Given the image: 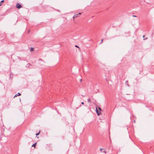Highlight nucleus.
<instances>
[{
	"instance_id": "12",
	"label": "nucleus",
	"mask_w": 154,
	"mask_h": 154,
	"mask_svg": "<svg viewBox=\"0 0 154 154\" xmlns=\"http://www.w3.org/2000/svg\"><path fill=\"white\" fill-rule=\"evenodd\" d=\"M2 2H0V6L2 5Z\"/></svg>"
},
{
	"instance_id": "13",
	"label": "nucleus",
	"mask_w": 154,
	"mask_h": 154,
	"mask_svg": "<svg viewBox=\"0 0 154 154\" xmlns=\"http://www.w3.org/2000/svg\"><path fill=\"white\" fill-rule=\"evenodd\" d=\"M103 39H102L101 40V43H100V44H101V43H102L103 42Z\"/></svg>"
},
{
	"instance_id": "18",
	"label": "nucleus",
	"mask_w": 154,
	"mask_h": 154,
	"mask_svg": "<svg viewBox=\"0 0 154 154\" xmlns=\"http://www.w3.org/2000/svg\"><path fill=\"white\" fill-rule=\"evenodd\" d=\"M30 65V64H29V63H28V64H27V65H28V66H29V65Z\"/></svg>"
},
{
	"instance_id": "11",
	"label": "nucleus",
	"mask_w": 154,
	"mask_h": 154,
	"mask_svg": "<svg viewBox=\"0 0 154 154\" xmlns=\"http://www.w3.org/2000/svg\"><path fill=\"white\" fill-rule=\"evenodd\" d=\"M33 48H31L30 49V51H32V50H33Z\"/></svg>"
},
{
	"instance_id": "19",
	"label": "nucleus",
	"mask_w": 154,
	"mask_h": 154,
	"mask_svg": "<svg viewBox=\"0 0 154 154\" xmlns=\"http://www.w3.org/2000/svg\"><path fill=\"white\" fill-rule=\"evenodd\" d=\"M82 79H81L80 80V82H81L82 81Z\"/></svg>"
},
{
	"instance_id": "21",
	"label": "nucleus",
	"mask_w": 154,
	"mask_h": 154,
	"mask_svg": "<svg viewBox=\"0 0 154 154\" xmlns=\"http://www.w3.org/2000/svg\"><path fill=\"white\" fill-rule=\"evenodd\" d=\"M81 14V13H79L78 14Z\"/></svg>"
},
{
	"instance_id": "9",
	"label": "nucleus",
	"mask_w": 154,
	"mask_h": 154,
	"mask_svg": "<svg viewBox=\"0 0 154 154\" xmlns=\"http://www.w3.org/2000/svg\"><path fill=\"white\" fill-rule=\"evenodd\" d=\"M125 83H126V84L128 86H129V85H128V81H126L125 82Z\"/></svg>"
},
{
	"instance_id": "1",
	"label": "nucleus",
	"mask_w": 154,
	"mask_h": 154,
	"mask_svg": "<svg viewBox=\"0 0 154 154\" xmlns=\"http://www.w3.org/2000/svg\"><path fill=\"white\" fill-rule=\"evenodd\" d=\"M16 7L18 9H20L22 7V6L20 4L17 3L16 4Z\"/></svg>"
},
{
	"instance_id": "8",
	"label": "nucleus",
	"mask_w": 154,
	"mask_h": 154,
	"mask_svg": "<svg viewBox=\"0 0 154 154\" xmlns=\"http://www.w3.org/2000/svg\"><path fill=\"white\" fill-rule=\"evenodd\" d=\"M98 109L100 111H102L101 109L99 107H98Z\"/></svg>"
},
{
	"instance_id": "16",
	"label": "nucleus",
	"mask_w": 154,
	"mask_h": 154,
	"mask_svg": "<svg viewBox=\"0 0 154 154\" xmlns=\"http://www.w3.org/2000/svg\"><path fill=\"white\" fill-rule=\"evenodd\" d=\"M81 104L82 105H83L84 104V103L83 102H82V103H81Z\"/></svg>"
},
{
	"instance_id": "10",
	"label": "nucleus",
	"mask_w": 154,
	"mask_h": 154,
	"mask_svg": "<svg viewBox=\"0 0 154 154\" xmlns=\"http://www.w3.org/2000/svg\"><path fill=\"white\" fill-rule=\"evenodd\" d=\"M39 133H40V132H39V133H37L36 134V136H37L38 135H39Z\"/></svg>"
},
{
	"instance_id": "15",
	"label": "nucleus",
	"mask_w": 154,
	"mask_h": 154,
	"mask_svg": "<svg viewBox=\"0 0 154 154\" xmlns=\"http://www.w3.org/2000/svg\"><path fill=\"white\" fill-rule=\"evenodd\" d=\"M4 0H3L1 2H2H2H4Z\"/></svg>"
},
{
	"instance_id": "6",
	"label": "nucleus",
	"mask_w": 154,
	"mask_h": 154,
	"mask_svg": "<svg viewBox=\"0 0 154 154\" xmlns=\"http://www.w3.org/2000/svg\"><path fill=\"white\" fill-rule=\"evenodd\" d=\"M88 102L90 103H91V99L90 98H89L88 99Z\"/></svg>"
},
{
	"instance_id": "20",
	"label": "nucleus",
	"mask_w": 154,
	"mask_h": 154,
	"mask_svg": "<svg viewBox=\"0 0 154 154\" xmlns=\"http://www.w3.org/2000/svg\"><path fill=\"white\" fill-rule=\"evenodd\" d=\"M144 37H145V35H144L143 36V38H144Z\"/></svg>"
},
{
	"instance_id": "7",
	"label": "nucleus",
	"mask_w": 154,
	"mask_h": 154,
	"mask_svg": "<svg viewBox=\"0 0 154 154\" xmlns=\"http://www.w3.org/2000/svg\"><path fill=\"white\" fill-rule=\"evenodd\" d=\"M78 15H79V14H77L75 15L73 17V18H74L75 17H78Z\"/></svg>"
},
{
	"instance_id": "17",
	"label": "nucleus",
	"mask_w": 154,
	"mask_h": 154,
	"mask_svg": "<svg viewBox=\"0 0 154 154\" xmlns=\"http://www.w3.org/2000/svg\"><path fill=\"white\" fill-rule=\"evenodd\" d=\"M75 47H76L79 48V47H78V46L77 45H75Z\"/></svg>"
},
{
	"instance_id": "2",
	"label": "nucleus",
	"mask_w": 154,
	"mask_h": 154,
	"mask_svg": "<svg viewBox=\"0 0 154 154\" xmlns=\"http://www.w3.org/2000/svg\"><path fill=\"white\" fill-rule=\"evenodd\" d=\"M96 113H97L98 115H99L101 114V113L100 112H99L98 111V109L97 108V107H96Z\"/></svg>"
},
{
	"instance_id": "5",
	"label": "nucleus",
	"mask_w": 154,
	"mask_h": 154,
	"mask_svg": "<svg viewBox=\"0 0 154 154\" xmlns=\"http://www.w3.org/2000/svg\"><path fill=\"white\" fill-rule=\"evenodd\" d=\"M36 143H34V144H33L32 145V146H33V147H35V146H36Z\"/></svg>"
},
{
	"instance_id": "4",
	"label": "nucleus",
	"mask_w": 154,
	"mask_h": 154,
	"mask_svg": "<svg viewBox=\"0 0 154 154\" xmlns=\"http://www.w3.org/2000/svg\"><path fill=\"white\" fill-rule=\"evenodd\" d=\"M21 95V94L19 93H18L17 94H16L14 96V98L16 97H17L18 96H20Z\"/></svg>"
},
{
	"instance_id": "3",
	"label": "nucleus",
	"mask_w": 154,
	"mask_h": 154,
	"mask_svg": "<svg viewBox=\"0 0 154 154\" xmlns=\"http://www.w3.org/2000/svg\"><path fill=\"white\" fill-rule=\"evenodd\" d=\"M100 151L102 152H104L105 153H106V152L105 150L103 149L100 148Z\"/></svg>"
},
{
	"instance_id": "14",
	"label": "nucleus",
	"mask_w": 154,
	"mask_h": 154,
	"mask_svg": "<svg viewBox=\"0 0 154 154\" xmlns=\"http://www.w3.org/2000/svg\"><path fill=\"white\" fill-rule=\"evenodd\" d=\"M133 17H137V16L136 15H133Z\"/></svg>"
}]
</instances>
